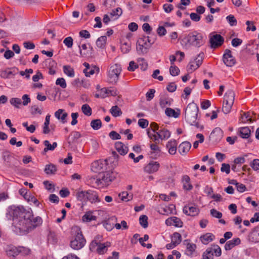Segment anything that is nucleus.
Returning <instances> with one entry per match:
<instances>
[{
	"instance_id": "obj_1",
	"label": "nucleus",
	"mask_w": 259,
	"mask_h": 259,
	"mask_svg": "<svg viewBox=\"0 0 259 259\" xmlns=\"http://www.w3.org/2000/svg\"><path fill=\"white\" fill-rule=\"evenodd\" d=\"M9 213L13 217L14 231L19 235L31 231L42 223L40 217L33 218L32 211L26 210L23 207H11Z\"/></svg>"
},
{
	"instance_id": "obj_2",
	"label": "nucleus",
	"mask_w": 259,
	"mask_h": 259,
	"mask_svg": "<svg viewBox=\"0 0 259 259\" xmlns=\"http://www.w3.org/2000/svg\"><path fill=\"white\" fill-rule=\"evenodd\" d=\"M205 42L204 35L197 31L190 32L181 39V44L186 48L191 47L200 48L204 45Z\"/></svg>"
},
{
	"instance_id": "obj_3",
	"label": "nucleus",
	"mask_w": 259,
	"mask_h": 259,
	"mask_svg": "<svg viewBox=\"0 0 259 259\" xmlns=\"http://www.w3.org/2000/svg\"><path fill=\"white\" fill-rule=\"evenodd\" d=\"M71 233L73 238L70 243L71 247L74 250L82 248L84 246L86 241L80 228L77 226L73 227L71 229Z\"/></svg>"
},
{
	"instance_id": "obj_4",
	"label": "nucleus",
	"mask_w": 259,
	"mask_h": 259,
	"mask_svg": "<svg viewBox=\"0 0 259 259\" xmlns=\"http://www.w3.org/2000/svg\"><path fill=\"white\" fill-rule=\"evenodd\" d=\"M149 35L150 36H143L137 40V50L139 53H147L151 45L155 42L156 39V34L151 32Z\"/></svg>"
},
{
	"instance_id": "obj_5",
	"label": "nucleus",
	"mask_w": 259,
	"mask_h": 259,
	"mask_svg": "<svg viewBox=\"0 0 259 259\" xmlns=\"http://www.w3.org/2000/svg\"><path fill=\"white\" fill-rule=\"evenodd\" d=\"M199 108L197 104L191 103L188 104L185 109V118L191 125H197V116Z\"/></svg>"
},
{
	"instance_id": "obj_6",
	"label": "nucleus",
	"mask_w": 259,
	"mask_h": 259,
	"mask_svg": "<svg viewBox=\"0 0 259 259\" xmlns=\"http://www.w3.org/2000/svg\"><path fill=\"white\" fill-rule=\"evenodd\" d=\"M111 244L109 242L103 243L98 242L97 239H94L90 245V249L92 251H96L99 254H103L106 253L108 248Z\"/></svg>"
},
{
	"instance_id": "obj_7",
	"label": "nucleus",
	"mask_w": 259,
	"mask_h": 259,
	"mask_svg": "<svg viewBox=\"0 0 259 259\" xmlns=\"http://www.w3.org/2000/svg\"><path fill=\"white\" fill-rule=\"evenodd\" d=\"M121 71L120 66H111L108 73V81L112 84H115Z\"/></svg>"
},
{
	"instance_id": "obj_8",
	"label": "nucleus",
	"mask_w": 259,
	"mask_h": 259,
	"mask_svg": "<svg viewBox=\"0 0 259 259\" xmlns=\"http://www.w3.org/2000/svg\"><path fill=\"white\" fill-rule=\"evenodd\" d=\"M115 178V174L113 172H105L102 174L96 180L98 186H108Z\"/></svg>"
},
{
	"instance_id": "obj_9",
	"label": "nucleus",
	"mask_w": 259,
	"mask_h": 259,
	"mask_svg": "<svg viewBox=\"0 0 259 259\" xmlns=\"http://www.w3.org/2000/svg\"><path fill=\"white\" fill-rule=\"evenodd\" d=\"M224 41V39L220 34L213 35L209 40L210 47L212 48H216L222 46Z\"/></svg>"
},
{
	"instance_id": "obj_10",
	"label": "nucleus",
	"mask_w": 259,
	"mask_h": 259,
	"mask_svg": "<svg viewBox=\"0 0 259 259\" xmlns=\"http://www.w3.org/2000/svg\"><path fill=\"white\" fill-rule=\"evenodd\" d=\"M160 167L159 163L157 161H151L148 163L144 168V171L152 174L156 172Z\"/></svg>"
},
{
	"instance_id": "obj_11",
	"label": "nucleus",
	"mask_w": 259,
	"mask_h": 259,
	"mask_svg": "<svg viewBox=\"0 0 259 259\" xmlns=\"http://www.w3.org/2000/svg\"><path fill=\"white\" fill-rule=\"evenodd\" d=\"M223 60L226 65H234L236 63V60L232 55L231 51L228 49L225 50L223 55Z\"/></svg>"
},
{
	"instance_id": "obj_12",
	"label": "nucleus",
	"mask_w": 259,
	"mask_h": 259,
	"mask_svg": "<svg viewBox=\"0 0 259 259\" xmlns=\"http://www.w3.org/2000/svg\"><path fill=\"white\" fill-rule=\"evenodd\" d=\"M199 209L195 206H185L183 208V212L188 215L195 216L199 213Z\"/></svg>"
},
{
	"instance_id": "obj_13",
	"label": "nucleus",
	"mask_w": 259,
	"mask_h": 259,
	"mask_svg": "<svg viewBox=\"0 0 259 259\" xmlns=\"http://www.w3.org/2000/svg\"><path fill=\"white\" fill-rule=\"evenodd\" d=\"M248 238L249 240L252 242H259V225L252 230Z\"/></svg>"
},
{
	"instance_id": "obj_14",
	"label": "nucleus",
	"mask_w": 259,
	"mask_h": 259,
	"mask_svg": "<svg viewBox=\"0 0 259 259\" xmlns=\"http://www.w3.org/2000/svg\"><path fill=\"white\" fill-rule=\"evenodd\" d=\"M157 138H158V143L159 140H165L168 139L170 136V132L165 128H161L158 131L156 132Z\"/></svg>"
},
{
	"instance_id": "obj_15",
	"label": "nucleus",
	"mask_w": 259,
	"mask_h": 259,
	"mask_svg": "<svg viewBox=\"0 0 259 259\" xmlns=\"http://www.w3.org/2000/svg\"><path fill=\"white\" fill-rule=\"evenodd\" d=\"M23 249L21 247L9 246L6 250L7 254L9 256L15 257L21 252Z\"/></svg>"
},
{
	"instance_id": "obj_16",
	"label": "nucleus",
	"mask_w": 259,
	"mask_h": 259,
	"mask_svg": "<svg viewBox=\"0 0 259 259\" xmlns=\"http://www.w3.org/2000/svg\"><path fill=\"white\" fill-rule=\"evenodd\" d=\"M87 200H89L92 203L100 202L98 195L96 191L89 190L88 191Z\"/></svg>"
},
{
	"instance_id": "obj_17",
	"label": "nucleus",
	"mask_w": 259,
	"mask_h": 259,
	"mask_svg": "<svg viewBox=\"0 0 259 259\" xmlns=\"http://www.w3.org/2000/svg\"><path fill=\"white\" fill-rule=\"evenodd\" d=\"M241 240L239 238H235L226 242L225 245L226 250H230L234 247L240 244Z\"/></svg>"
},
{
	"instance_id": "obj_18",
	"label": "nucleus",
	"mask_w": 259,
	"mask_h": 259,
	"mask_svg": "<svg viewBox=\"0 0 259 259\" xmlns=\"http://www.w3.org/2000/svg\"><path fill=\"white\" fill-rule=\"evenodd\" d=\"M67 116V113L65 112L64 109H59L55 112V116L58 119L60 120L63 123L66 122Z\"/></svg>"
},
{
	"instance_id": "obj_19",
	"label": "nucleus",
	"mask_w": 259,
	"mask_h": 259,
	"mask_svg": "<svg viewBox=\"0 0 259 259\" xmlns=\"http://www.w3.org/2000/svg\"><path fill=\"white\" fill-rule=\"evenodd\" d=\"M205 58V54L203 52H200L199 54L193 58L190 63L191 65H201Z\"/></svg>"
},
{
	"instance_id": "obj_20",
	"label": "nucleus",
	"mask_w": 259,
	"mask_h": 259,
	"mask_svg": "<svg viewBox=\"0 0 259 259\" xmlns=\"http://www.w3.org/2000/svg\"><path fill=\"white\" fill-rule=\"evenodd\" d=\"M85 67L83 72L87 77H90L95 72L98 73L99 71V68L97 66H85Z\"/></svg>"
},
{
	"instance_id": "obj_21",
	"label": "nucleus",
	"mask_w": 259,
	"mask_h": 259,
	"mask_svg": "<svg viewBox=\"0 0 259 259\" xmlns=\"http://www.w3.org/2000/svg\"><path fill=\"white\" fill-rule=\"evenodd\" d=\"M223 136V132L220 127L215 128L211 133L210 137L215 141L220 140Z\"/></svg>"
},
{
	"instance_id": "obj_22",
	"label": "nucleus",
	"mask_w": 259,
	"mask_h": 259,
	"mask_svg": "<svg viewBox=\"0 0 259 259\" xmlns=\"http://www.w3.org/2000/svg\"><path fill=\"white\" fill-rule=\"evenodd\" d=\"M191 144L190 142L185 141L182 142L179 146V151L183 155L186 154L190 149Z\"/></svg>"
},
{
	"instance_id": "obj_23",
	"label": "nucleus",
	"mask_w": 259,
	"mask_h": 259,
	"mask_svg": "<svg viewBox=\"0 0 259 259\" xmlns=\"http://www.w3.org/2000/svg\"><path fill=\"white\" fill-rule=\"evenodd\" d=\"M177 143L175 140L169 141L166 144V148L168 150L170 154L174 155L177 151Z\"/></svg>"
},
{
	"instance_id": "obj_24",
	"label": "nucleus",
	"mask_w": 259,
	"mask_h": 259,
	"mask_svg": "<svg viewBox=\"0 0 259 259\" xmlns=\"http://www.w3.org/2000/svg\"><path fill=\"white\" fill-rule=\"evenodd\" d=\"M115 146L117 151L122 155H125L128 151V147L121 142H117Z\"/></svg>"
},
{
	"instance_id": "obj_25",
	"label": "nucleus",
	"mask_w": 259,
	"mask_h": 259,
	"mask_svg": "<svg viewBox=\"0 0 259 259\" xmlns=\"http://www.w3.org/2000/svg\"><path fill=\"white\" fill-rule=\"evenodd\" d=\"M184 244L186 245V254L189 256L192 255L196 248V245L188 242L187 240H185Z\"/></svg>"
},
{
	"instance_id": "obj_26",
	"label": "nucleus",
	"mask_w": 259,
	"mask_h": 259,
	"mask_svg": "<svg viewBox=\"0 0 259 259\" xmlns=\"http://www.w3.org/2000/svg\"><path fill=\"white\" fill-rule=\"evenodd\" d=\"M16 73V72L15 68L7 69L1 72V76L4 78H11L13 77Z\"/></svg>"
},
{
	"instance_id": "obj_27",
	"label": "nucleus",
	"mask_w": 259,
	"mask_h": 259,
	"mask_svg": "<svg viewBox=\"0 0 259 259\" xmlns=\"http://www.w3.org/2000/svg\"><path fill=\"white\" fill-rule=\"evenodd\" d=\"M182 182L184 189L186 190H191L192 189V185L190 184V178L188 176H184L183 177Z\"/></svg>"
},
{
	"instance_id": "obj_28",
	"label": "nucleus",
	"mask_w": 259,
	"mask_h": 259,
	"mask_svg": "<svg viewBox=\"0 0 259 259\" xmlns=\"http://www.w3.org/2000/svg\"><path fill=\"white\" fill-rule=\"evenodd\" d=\"M214 235L211 233H206L202 235L200 239L201 242L204 244H207L209 242L212 241L214 239Z\"/></svg>"
},
{
	"instance_id": "obj_29",
	"label": "nucleus",
	"mask_w": 259,
	"mask_h": 259,
	"mask_svg": "<svg viewBox=\"0 0 259 259\" xmlns=\"http://www.w3.org/2000/svg\"><path fill=\"white\" fill-rule=\"evenodd\" d=\"M104 165V163L103 161L97 160L92 163V167L95 171L98 172L103 169Z\"/></svg>"
},
{
	"instance_id": "obj_30",
	"label": "nucleus",
	"mask_w": 259,
	"mask_h": 259,
	"mask_svg": "<svg viewBox=\"0 0 259 259\" xmlns=\"http://www.w3.org/2000/svg\"><path fill=\"white\" fill-rule=\"evenodd\" d=\"M115 220H116V219L114 217H112L104 222L103 225L107 231H111L113 229L114 227L113 221Z\"/></svg>"
},
{
	"instance_id": "obj_31",
	"label": "nucleus",
	"mask_w": 259,
	"mask_h": 259,
	"mask_svg": "<svg viewBox=\"0 0 259 259\" xmlns=\"http://www.w3.org/2000/svg\"><path fill=\"white\" fill-rule=\"evenodd\" d=\"M235 99V93L232 90H228L225 94L224 101H228L234 103Z\"/></svg>"
},
{
	"instance_id": "obj_32",
	"label": "nucleus",
	"mask_w": 259,
	"mask_h": 259,
	"mask_svg": "<svg viewBox=\"0 0 259 259\" xmlns=\"http://www.w3.org/2000/svg\"><path fill=\"white\" fill-rule=\"evenodd\" d=\"M44 144L46 146L43 151L44 153H46L49 150H54L57 146V143L56 142H54L53 144H51L49 141L48 140H45L44 142Z\"/></svg>"
},
{
	"instance_id": "obj_33",
	"label": "nucleus",
	"mask_w": 259,
	"mask_h": 259,
	"mask_svg": "<svg viewBox=\"0 0 259 259\" xmlns=\"http://www.w3.org/2000/svg\"><path fill=\"white\" fill-rule=\"evenodd\" d=\"M239 132L242 138L247 139L249 137L251 131L248 127H242L240 128Z\"/></svg>"
},
{
	"instance_id": "obj_34",
	"label": "nucleus",
	"mask_w": 259,
	"mask_h": 259,
	"mask_svg": "<svg viewBox=\"0 0 259 259\" xmlns=\"http://www.w3.org/2000/svg\"><path fill=\"white\" fill-rule=\"evenodd\" d=\"M233 103L229 102L228 101H223L222 111L225 114L229 113L232 109Z\"/></svg>"
},
{
	"instance_id": "obj_35",
	"label": "nucleus",
	"mask_w": 259,
	"mask_h": 259,
	"mask_svg": "<svg viewBox=\"0 0 259 259\" xmlns=\"http://www.w3.org/2000/svg\"><path fill=\"white\" fill-rule=\"evenodd\" d=\"M88 191H80L76 193V196L78 201H87Z\"/></svg>"
},
{
	"instance_id": "obj_36",
	"label": "nucleus",
	"mask_w": 259,
	"mask_h": 259,
	"mask_svg": "<svg viewBox=\"0 0 259 259\" xmlns=\"http://www.w3.org/2000/svg\"><path fill=\"white\" fill-rule=\"evenodd\" d=\"M57 171L56 166L53 164H48L46 166L45 171L47 175H54Z\"/></svg>"
},
{
	"instance_id": "obj_37",
	"label": "nucleus",
	"mask_w": 259,
	"mask_h": 259,
	"mask_svg": "<svg viewBox=\"0 0 259 259\" xmlns=\"http://www.w3.org/2000/svg\"><path fill=\"white\" fill-rule=\"evenodd\" d=\"M102 91L107 94V96H115L118 94L117 90L114 88H110L109 89L104 88L102 89Z\"/></svg>"
},
{
	"instance_id": "obj_38",
	"label": "nucleus",
	"mask_w": 259,
	"mask_h": 259,
	"mask_svg": "<svg viewBox=\"0 0 259 259\" xmlns=\"http://www.w3.org/2000/svg\"><path fill=\"white\" fill-rule=\"evenodd\" d=\"M119 197L122 201H128L133 199V194L128 193L127 192L124 191L119 194Z\"/></svg>"
},
{
	"instance_id": "obj_39",
	"label": "nucleus",
	"mask_w": 259,
	"mask_h": 259,
	"mask_svg": "<svg viewBox=\"0 0 259 259\" xmlns=\"http://www.w3.org/2000/svg\"><path fill=\"white\" fill-rule=\"evenodd\" d=\"M107 37L105 35L99 37L96 41V45L100 48H104L106 43Z\"/></svg>"
},
{
	"instance_id": "obj_40",
	"label": "nucleus",
	"mask_w": 259,
	"mask_h": 259,
	"mask_svg": "<svg viewBox=\"0 0 259 259\" xmlns=\"http://www.w3.org/2000/svg\"><path fill=\"white\" fill-rule=\"evenodd\" d=\"M81 135L79 132L77 131H73L71 133L69 137V142L70 144L73 143L80 137Z\"/></svg>"
},
{
	"instance_id": "obj_41",
	"label": "nucleus",
	"mask_w": 259,
	"mask_h": 259,
	"mask_svg": "<svg viewBox=\"0 0 259 259\" xmlns=\"http://www.w3.org/2000/svg\"><path fill=\"white\" fill-rule=\"evenodd\" d=\"M63 72L69 77H73L74 76V69L71 66H63Z\"/></svg>"
},
{
	"instance_id": "obj_42",
	"label": "nucleus",
	"mask_w": 259,
	"mask_h": 259,
	"mask_svg": "<svg viewBox=\"0 0 259 259\" xmlns=\"http://www.w3.org/2000/svg\"><path fill=\"white\" fill-rule=\"evenodd\" d=\"M3 159L7 163H10L13 158L11 153L8 151H5L2 154Z\"/></svg>"
},
{
	"instance_id": "obj_43",
	"label": "nucleus",
	"mask_w": 259,
	"mask_h": 259,
	"mask_svg": "<svg viewBox=\"0 0 259 259\" xmlns=\"http://www.w3.org/2000/svg\"><path fill=\"white\" fill-rule=\"evenodd\" d=\"M110 113L114 117H118L122 114L121 109L117 106H112L110 109Z\"/></svg>"
},
{
	"instance_id": "obj_44",
	"label": "nucleus",
	"mask_w": 259,
	"mask_h": 259,
	"mask_svg": "<svg viewBox=\"0 0 259 259\" xmlns=\"http://www.w3.org/2000/svg\"><path fill=\"white\" fill-rule=\"evenodd\" d=\"M212 251L216 256H220L222 254V250L220 247L217 244H212L210 247Z\"/></svg>"
},
{
	"instance_id": "obj_45",
	"label": "nucleus",
	"mask_w": 259,
	"mask_h": 259,
	"mask_svg": "<svg viewBox=\"0 0 259 259\" xmlns=\"http://www.w3.org/2000/svg\"><path fill=\"white\" fill-rule=\"evenodd\" d=\"M213 253L210 247H208L203 252L202 257L203 259H213Z\"/></svg>"
},
{
	"instance_id": "obj_46",
	"label": "nucleus",
	"mask_w": 259,
	"mask_h": 259,
	"mask_svg": "<svg viewBox=\"0 0 259 259\" xmlns=\"http://www.w3.org/2000/svg\"><path fill=\"white\" fill-rule=\"evenodd\" d=\"M122 11L120 8H117L115 10H113L111 12L109 13L110 16L111 18L116 16L115 19H117L120 16L122 15Z\"/></svg>"
},
{
	"instance_id": "obj_47",
	"label": "nucleus",
	"mask_w": 259,
	"mask_h": 259,
	"mask_svg": "<svg viewBox=\"0 0 259 259\" xmlns=\"http://www.w3.org/2000/svg\"><path fill=\"white\" fill-rule=\"evenodd\" d=\"M81 111L84 115L88 116L91 115L92 113L91 108L87 104H83L82 106Z\"/></svg>"
},
{
	"instance_id": "obj_48",
	"label": "nucleus",
	"mask_w": 259,
	"mask_h": 259,
	"mask_svg": "<svg viewBox=\"0 0 259 259\" xmlns=\"http://www.w3.org/2000/svg\"><path fill=\"white\" fill-rule=\"evenodd\" d=\"M240 122L242 123H246L248 121L250 122H252V119L249 114V113H243V114L241 115V117L239 119Z\"/></svg>"
},
{
	"instance_id": "obj_49",
	"label": "nucleus",
	"mask_w": 259,
	"mask_h": 259,
	"mask_svg": "<svg viewBox=\"0 0 259 259\" xmlns=\"http://www.w3.org/2000/svg\"><path fill=\"white\" fill-rule=\"evenodd\" d=\"M82 221L83 222H90L91 221H95L96 220V217L95 215H93L92 214V213L91 212H89L86 213L83 217H82Z\"/></svg>"
},
{
	"instance_id": "obj_50",
	"label": "nucleus",
	"mask_w": 259,
	"mask_h": 259,
	"mask_svg": "<svg viewBox=\"0 0 259 259\" xmlns=\"http://www.w3.org/2000/svg\"><path fill=\"white\" fill-rule=\"evenodd\" d=\"M102 125V122L100 119L93 120L91 122V126L95 130H99Z\"/></svg>"
},
{
	"instance_id": "obj_51",
	"label": "nucleus",
	"mask_w": 259,
	"mask_h": 259,
	"mask_svg": "<svg viewBox=\"0 0 259 259\" xmlns=\"http://www.w3.org/2000/svg\"><path fill=\"white\" fill-rule=\"evenodd\" d=\"M171 241L177 245H178L181 242V235L178 232L174 233L171 236Z\"/></svg>"
},
{
	"instance_id": "obj_52",
	"label": "nucleus",
	"mask_w": 259,
	"mask_h": 259,
	"mask_svg": "<svg viewBox=\"0 0 259 259\" xmlns=\"http://www.w3.org/2000/svg\"><path fill=\"white\" fill-rule=\"evenodd\" d=\"M48 240L52 244L56 243L57 242V238L54 232L50 231L48 235Z\"/></svg>"
},
{
	"instance_id": "obj_53",
	"label": "nucleus",
	"mask_w": 259,
	"mask_h": 259,
	"mask_svg": "<svg viewBox=\"0 0 259 259\" xmlns=\"http://www.w3.org/2000/svg\"><path fill=\"white\" fill-rule=\"evenodd\" d=\"M148 217L145 215H142L140 217L139 222L140 225L144 228L148 227Z\"/></svg>"
},
{
	"instance_id": "obj_54",
	"label": "nucleus",
	"mask_w": 259,
	"mask_h": 259,
	"mask_svg": "<svg viewBox=\"0 0 259 259\" xmlns=\"http://www.w3.org/2000/svg\"><path fill=\"white\" fill-rule=\"evenodd\" d=\"M226 19L230 26H234L237 25V20L234 15H229L226 17Z\"/></svg>"
},
{
	"instance_id": "obj_55",
	"label": "nucleus",
	"mask_w": 259,
	"mask_h": 259,
	"mask_svg": "<svg viewBox=\"0 0 259 259\" xmlns=\"http://www.w3.org/2000/svg\"><path fill=\"white\" fill-rule=\"evenodd\" d=\"M10 102L11 105L17 108H19V105L22 103L21 100L17 98H11L10 100Z\"/></svg>"
},
{
	"instance_id": "obj_56",
	"label": "nucleus",
	"mask_w": 259,
	"mask_h": 259,
	"mask_svg": "<svg viewBox=\"0 0 259 259\" xmlns=\"http://www.w3.org/2000/svg\"><path fill=\"white\" fill-rule=\"evenodd\" d=\"M180 72V69L177 66H170L169 68V72L172 76L178 75Z\"/></svg>"
},
{
	"instance_id": "obj_57",
	"label": "nucleus",
	"mask_w": 259,
	"mask_h": 259,
	"mask_svg": "<svg viewBox=\"0 0 259 259\" xmlns=\"http://www.w3.org/2000/svg\"><path fill=\"white\" fill-rule=\"evenodd\" d=\"M56 84L60 86L62 88L65 89L67 87L66 81L64 78H58L56 81Z\"/></svg>"
},
{
	"instance_id": "obj_58",
	"label": "nucleus",
	"mask_w": 259,
	"mask_h": 259,
	"mask_svg": "<svg viewBox=\"0 0 259 259\" xmlns=\"http://www.w3.org/2000/svg\"><path fill=\"white\" fill-rule=\"evenodd\" d=\"M159 104L162 108H165L170 105V102L165 97H161L160 99Z\"/></svg>"
},
{
	"instance_id": "obj_59",
	"label": "nucleus",
	"mask_w": 259,
	"mask_h": 259,
	"mask_svg": "<svg viewBox=\"0 0 259 259\" xmlns=\"http://www.w3.org/2000/svg\"><path fill=\"white\" fill-rule=\"evenodd\" d=\"M73 39L71 37L68 36L64 39L63 43L68 48H70L73 45Z\"/></svg>"
},
{
	"instance_id": "obj_60",
	"label": "nucleus",
	"mask_w": 259,
	"mask_h": 259,
	"mask_svg": "<svg viewBox=\"0 0 259 259\" xmlns=\"http://www.w3.org/2000/svg\"><path fill=\"white\" fill-rule=\"evenodd\" d=\"M250 166L254 170H259V159H255L253 160L250 163Z\"/></svg>"
},
{
	"instance_id": "obj_61",
	"label": "nucleus",
	"mask_w": 259,
	"mask_h": 259,
	"mask_svg": "<svg viewBox=\"0 0 259 259\" xmlns=\"http://www.w3.org/2000/svg\"><path fill=\"white\" fill-rule=\"evenodd\" d=\"M130 49L131 46L129 43L124 42L121 46V50L123 53H127L130 51Z\"/></svg>"
},
{
	"instance_id": "obj_62",
	"label": "nucleus",
	"mask_w": 259,
	"mask_h": 259,
	"mask_svg": "<svg viewBox=\"0 0 259 259\" xmlns=\"http://www.w3.org/2000/svg\"><path fill=\"white\" fill-rule=\"evenodd\" d=\"M142 28L144 31L147 34H151V32H152V28L148 23H144L142 26Z\"/></svg>"
},
{
	"instance_id": "obj_63",
	"label": "nucleus",
	"mask_w": 259,
	"mask_h": 259,
	"mask_svg": "<svg viewBox=\"0 0 259 259\" xmlns=\"http://www.w3.org/2000/svg\"><path fill=\"white\" fill-rule=\"evenodd\" d=\"M147 134L149 138L154 141L156 143H158V138H157V135L156 133H151L150 132L148 131Z\"/></svg>"
},
{
	"instance_id": "obj_64",
	"label": "nucleus",
	"mask_w": 259,
	"mask_h": 259,
	"mask_svg": "<svg viewBox=\"0 0 259 259\" xmlns=\"http://www.w3.org/2000/svg\"><path fill=\"white\" fill-rule=\"evenodd\" d=\"M210 214L212 217L218 219H221L222 217V212L215 209H211L210 210Z\"/></svg>"
}]
</instances>
